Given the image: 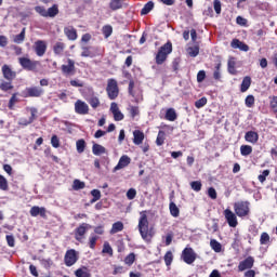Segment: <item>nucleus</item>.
I'll list each match as a JSON object with an SVG mask.
<instances>
[{"label":"nucleus","mask_w":277,"mask_h":277,"mask_svg":"<svg viewBox=\"0 0 277 277\" xmlns=\"http://www.w3.org/2000/svg\"><path fill=\"white\" fill-rule=\"evenodd\" d=\"M18 102L16 94H13L9 102V108L14 109V105Z\"/></svg>","instance_id":"e2e57ef3"},{"label":"nucleus","mask_w":277,"mask_h":277,"mask_svg":"<svg viewBox=\"0 0 277 277\" xmlns=\"http://www.w3.org/2000/svg\"><path fill=\"white\" fill-rule=\"evenodd\" d=\"M51 145L53 146V148H60V138L57 137V135L52 136Z\"/></svg>","instance_id":"052dcab7"},{"label":"nucleus","mask_w":277,"mask_h":277,"mask_svg":"<svg viewBox=\"0 0 277 277\" xmlns=\"http://www.w3.org/2000/svg\"><path fill=\"white\" fill-rule=\"evenodd\" d=\"M208 196L212 199L215 200L217 198V192L215 190V188L210 187L208 189Z\"/></svg>","instance_id":"bf43d9fd"},{"label":"nucleus","mask_w":277,"mask_h":277,"mask_svg":"<svg viewBox=\"0 0 277 277\" xmlns=\"http://www.w3.org/2000/svg\"><path fill=\"white\" fill-rule=\"evenodd\" d=\"M110 111L114 116V120L116 122H120L121 120H124V114H122V111H120V108L118 107V104L113 102L110 104Z\"/></svg>","instance_id":"6e6552de"},{"label":"nucleus","mask_w":277,"mask_h":277,"mask_svg":"<svg viewBox=\"0 0 277 277\" xmlns=\"http://www.w3.org/2000/svg\"><path fill=\"white\" fill-rule=\"evenodd\" d=\"M135 196H137V190H135V188H130L127 192V198L128 200H133L135 198Z\"/></svg>","instance_id":"603ef678"},{"label":"nucleus","mask_w":277,"mask_h":277,"mask_svg":"<svg viewBox=\"0 0 277 277\" xmlns=\"http://www.w3.org/2000/svg\"><path fill=\"white\" fill-rule=\"evenodd\" d=\"M235 58H229L228 60V63H227V66H228V72L230 75H236L237 74V70L235 69Z\"/></svg>","instance_id":"58836bf2"},{"label":"nucleus","mask_w":277,"mask_h":277,"mask_svg":"<svg viewBox=\"0 0 277 277\" xmlns=\"http://www.w3.org/2000/svg\"><path fill=\"white\" fill-rule=\"evenodd\" d=\"M213 5H214V12H216L217 14H221L222 13V2H220V0H214Z\"/></svg>","instance_id":"13d9d810"},{"label":"nucleus","mask_w":277,"mask_h":277,"mask_svg":"<svg viewBox=\"0 0 277 277\" xmlns=\"http://www.w3.org/2000/svg\"><path fill=\"white\" fill-rule=\"evenodd\" d=\"M35 11L37 12V14H40V16L47 18V9H44V6H36Z\"/></svg>","instance_id":"6e6d98bb"},{"label":"nucleus","mask_w":277,"mask_h":277,"mask_svg":"<svg viewBox=\"0 0 277 277\" xmlns=\"http://www.w3.org/2000/svg\"><path fill=\"white\" fill-rule=\"evenodd\" d=\"M250 85H252V78H250V76H246L242 79L240 91L248 92V90H250Z\"/></svg>","instance_id":"5701e85b"},{"label":"nucleus","mask_w":277,"mask_h":277,"mask_svg":"<svg viewBox=\"0 0 277 277\" xmlns=\"http://www.w3.org/2000/svg\"><path fill=\"white\" fill-rule=\"evenodd\" d=\"M60 14V9H57V4H54L53 6L49 8L47 11V18H55Z\"/></svg>","instance_id":"a878e982"},{"label":"nucleus","mask_w":277,"mask_h":277,"mask_svg":"<svg viewBox=\"0 0 277 277\" xmlns=\"http://www.w3.org/2000/svg\"><path fill=\"white\" fill-rule=\"evenodd\" d=\"M14 87L12 85L11 82H2L0 84V90H2L3 92H8V90H12Z\"/></svg>","instance_id":"864d4df0"},{"label":"nucleus","mask_w":277,"mask_h":277,"mask_svg":"<svg viewBox=\"0 0 277 277\" xmlns=\"http://www.w3.org/2000/svg\"><path fill=\"white\" fill-rule=\"evenodd\" d=\"M106 92L108 94V98L114 101L118 98L119 90H118V81L114 79H109L106 88Z\"/></svg>","instance_id":"20e7f679"},{"label":"nucleus","mask_w":277,"mask_h":277,"mask_svg":"<svg viewBox=\"0 0 277 277\" xmlns=\"http://www.w3.org/2000/svg\"><path fill=\"white\" fill-rule=\"evenodd\" d=\"M268 242H269V234L268 233H262L261 238H260V243L262 246H265Z\"/></svg>","instance_id":"8fccbe9b"},{"label":"nucleus","mask_w":277,"mask_h":277,"mask_svg":"<svg viewBox=\"0 0 277 277\" xmlns=\"http://www.w3.org/2000/svg\"><path fill=\"white\" fill-rule=\"evenodd\" d=\"M79 258H77V251H75L74 249L68 250L65 254V265L67 267H72V265H75V263H77Z\"/></svg>","instance_id":"0eeeda50"},{"label":"nucleus","mask_w":277,"mask_h":277,"mask_svg":"<svg viewBox=\"0 0 277 277\" xmlns=\"http://www.w3.org/2000/svg\"><path fill=\"white\" fill-rule=\"evenodd\" d=\"M223 213L228 226H230V228H237V224H239L237 221V214H235L230 209L224 210Z\"/></svg>","instance_id":"39448f33"},{"label":"nucleus","mask_w":277,"mask_h":277,"mask_svg":"<svg viewBox=\"0 0 277 277\" xmlns=\"http://www.w3.org/2000/svg\"><path fill=\"white\" fill-rule=\"evenodd\" d=\"M206 77H207V74L205 72V70H200L197 74V81H198V83H202L205 81Z\"/></svg>","instance_id":"680f3d73"},{"label":"nucleus","mask_w":277,"mask_h":277,"mask_svg":"<svg viewBox=\"0 0 277 277\" xmlns=\"http://www.w3.org/2000/svg\"><path fill=\"white\" fill-rule=\"evenodd\" d=\"M2 75L6 81H13V79H16V71L12 70L8 65L2 66Z\"/></svg>","instance_id":"dca6fc26"},{"label":"nucleus","mask_w":277,"mask_h":277,"mask_svg":"<svg viewBox=\"0 0 277 277\" xmlns=\"http://www.w3.org/2000/svg\"><path fill=\"white\" fill-rule=\"evenodd\" d=\"M131 163V158L127 155H123L120 157L119 162L117 166L113 169V172H118V170H122L127 168Z\"/></svg>","instance_id":"4468645a"},{"label":"nucleus","mask_w":277,"mask_h":277,"mask_svg":"<svg viewBox=\"0 0 277 277\" xmlns=\"http://www.w3.org/2000/svg\"><path fill=\"white\" fill-rule=\"evenodd\" d=\"M6 243L10 248H14L15 246V240L12 235H6Z\"/></svg>","instance_id":"0e129e2a"},{"label":"nucleus","mask_w":277,"mask_h":277,"mask_svg":"<svg viewBox=\"0 0 277 277\" xmlns=\"http://www.w3.org/2000/svg\"><path fill=\"white\" fill-rule=\"evenodd\" d=\"M271 107L277 113V96L272 97Z\"/></svg>","instance_id":"774afa93"},{"label":"nucleus","mask_w":277,"mask_h":277,"mask_svg":"<svg viewBox=\"0 0 277 277\" xmlns=\"http://www.w3.org/2000/svg\"><path fill=\"white\" fill-rule=\"evenodd\" d=\"M19 64L22 67H24L26 70H36L37 66H38V62L36 61H31L27 57H21L19 58Z\"/></svg>","instance_id":"9b49d317"},{"label":"nucleus","mask_w":277,"mask_h":277,"mask_svg":"<svg viewBox=\"0 0 277 277\" xmlns=\"http://www.w3.org/2000/svg\"><path fill=\"white\" fill-rule=\"evenodd\" d=\"M85 187V183L79 181V180H75L74 181V184H72V188L76 190V192H79V189H83Z\"/></svg>","instance_id":"79ce46f5"},{"label":"nucleus","mask_w":277,"mask_h":277,"mask_svg":"<svg viewBox=\"0 0 277 277\" xmlns=\"http://www.w3.org/2000/svg\"><path fill=\"white\" fill-rule=\"evenodd\" d=\"M75 276H77V277H92V274H90V272H88V268H78L75 272Z\"/></svg>","instance_id":"473e14b6"},{"label":"nucleus","mask_w":277,"mask_h":277,"mask_svg":"<svg viewBox=\"0 0 277 277\" xmlns=\"http://www.w3.org/2000/svg\"><path fill=\"white\" fill-rule=\"evenodd\" d=\"M35 53L38 55V57H42L44 53H47V42L42 40L36 41Z\"/></svg>","instance_id":"ddd939ff"},{"label":"nucleus","mask_w":277,"mask_h":277,"mask_svg":"<svg viewBox=\"0 0 277 277\" xmlns=\"http://www.w3.org/2000/svg\"><path fill=\"white\" fill-rule=\"evenodd\" d=\"M169 209L173 217H179V215L181 214V210H179V207L173 201L170 202Z\"/></svg>","instance_id":"c85d7f7f"},{"label":"nucleus","mask_w":277,"mask_h":277,"mask_svg":"<svg viewBox=\"0 0 277 277\" xmlns=\"http://www.w3.org/2000/svg\"><path fill=\"white\" fill-rule=\"evenodd\" d=\"M176 118H177L176 110H174V108L167 109L166 120H169V122H174V120H176Z\"/></svg>","instance_id":"cd10ccee"},{"label":"nucleus","mask_w":277,"mask_h":277,"mask_svg":"<svg viewBox=\"0 0 277 277\" xmlns=\"http://www.w3.org/2000/svg\"><path fill=\"white\" fill-rule=\"evenodd\" d=\"M267 176H269V170H264L262 174L258 176L260 183H265Z\"/></svg>","instance_id":"5fc2aeb1"},{"label":"nucleus","mask_w":277,"mask_h":277,"mask_svg":"<svg viewBox=\"0 0 277 277\" xmlns=\"http://www.w3.org/2000/svg\"><path fill=\"white\" fill-rule=\"evenodd\" d=\"M30 114H31V116L29 117L28 120H30V122H34V120H36V118H38V116H37L38 109H36V108H30Z\"/></svg>","instance_id":"69168bd1"},{"label":"nucleus","mask_w":277,"mask_h":277,"mask_svg":"<svg viewBox=\"0 0 277 277\" xmlns=\"http://www.w3.org/2000/svg\"><path fill=\"white\" fill-rule=\"evenodd\" d=\"M25 92H26L25 96H30V97H38L44 94V90H42V88L40 87L27 88Z\"/></svg>","instance_id":"f3484780"},{"label":"nucleus","mask_w":277,"mask_h":277,"mask_svg":"<svg viewBox=\"0 0 277 277\" xmlns=\"http://www.w3.org/2000/svg\"><path fill=\"white\" fill-rule=\"evenodd\" d=\"M252 267H254V258L248 256L239 263L238 271L246 272V269H252Z\"/></svg>","instance_id":"f8f14e48"},{"label":"nucleus","mask_w":277,"mask_h":277,"mask_svg":"<svg viewBox=\"0 0 277 277\" xmlns=\"http://www.w3.org/2000/svg\"><path fill=\"white\" fill-rule=\"evenodd\" d=\"M61 70L64 75H75V61L68 58L67 65H62Z\"/></svg>","instance_id":"2eb2a0df"},{"label":"nucleus","mask_w":277,"mask_h":277,"mask_svg":"<svg viewBox=\"0 0 277 277\" xmlns=\"http://www.w3.org/2000/svg\"><path fill=\"white\" fill-rule=\"evenodd\" d=\"M64 34L68 38V40H77V29L72 26H68L64 28Z\"/></svg>","instance_id":"aec40b11"},{"label":"nucleus","mask_w":277,"mask_h":277,"mask_svg":"<svg viewBox=\"0 0 277 277\" xmlns=\"http://www.w3.org/2000/svg\"><path fill=\"white\" fill-rule=\"evenodd\" d=\"M75 111L80 116H85L88 111H90V106H88L85 102L78 100L75 103Z\"/></svg>","instance_id":"1a4fd4ad"},{"label":"nucleus","mask_w":277,"mask_h":277,"mask_svg":"<svg viewBox=\"0 0 277 277\" xmlns=\"http://www.w3.org/2000/svg\"><path fill=\"white\" fill-rule=\"evenodd\" d=\"M163 142H166V132L159 131L156 138V144L157 146H163Z\"/></svg>","instance_id":"c9c22d12"},{"label":"nucleus","mask_w":277,"mask_h":277,"mask_svg":"<svg viewBox=\"0 0 277 277\" xmlns=\"http://www.w3.org/2000/svg\"><path fill=\"white\" fill-rule=\"evenodd\" d=\"M170 53H172V42H167L159 49L156 55V64H163V62L168 60V55H170Z\"/></svg>","instance_id":"f03ea898"},{"label":"nucleus","mask_w":277,"mask_h":277,"mask_svg":"<svg viewBox=\"0 0 277 277\" xmlns=\"http://www.w3.org/2000/svg\"><path fill=\"white\" fill-rule=\"evenodd\" d=\"M172 261H174V255L172 254V251H168L164 254V263L167 267H170L172 265Z\"/></svg>","instance_id":"f704fd0d"},{"label":"nucleus","mask_w":277,"mask_h":277,"mask_svg":"<svg viewBox=\"0 0 277 277\" xmlns=\"http://www.w3.org/2000/svg\"><path fill=\"white\" fill-rule=\"evenodd\" d=\"M126 265H133L135 263V253H130L126 259H124Z\"/></svg>","instance_id":"09e8293b"},{"label":"nucleus","mask_w":277,"mask_h":277,"mask_svg":"<svg viewBox=\"0 0 277 277\" xmlns=\"http://www.w3.org/2000/svg\"><path fill=\"white\" fill-rule=\"evenodd\" d=\"M138 230L144 241H150V239H153V232L148 227V216L146 215V212H141V217L138 220Z\"/></svg>","instance_id":"f257e3e1"},{"label":"nucleus","mask_w":277,"mask_h":277,"mask_svg":"<svg viewBox=\"0 0 277 277\" xmlns=\"http://www.w3.org/2000/svg\"><path fill=\"white\" fill-rule=\"evenodd\" d=\"M64 49H65L64 43L57 42V43H55V45H54V53H55L56 55H62V53L64 52Z\"/></svg>","instance_id":"ea45409f"},{"label":"nucleus","mask_w":277,"mask_h":277,"mask_svg":"<svg viewBox=\"0 0 277 277\" xmlns=\"http://www.w3.org/2000/svg\"><path fill=\"white\" fill-rule=\"evenodd\" d=\"M240 154L242 155V157H248V155H252V146L250 145L240 146Z\"/></svg>","instance_id":"72a5a7b5"},{"label":"nucleus","mask_w":277,"mask_h":277,"mask_svg":"<svg viewBox=\"0 0 277 277\" xmlns=\"http://www.w3.org/2000/svg\"><path fill=\"white\" fill-rule=\"evenodd\" d=\"M234 210L238 217H246L250 213V202L238 201L234 205Z\"/></svg>","instance_id":"7ed1b4c3"},{"label":"nucleus","mask_w":277,"mask_h":277,"mask_svg":"<svg viewBox=\"0 0 277 277\" xmlns=\"http://www.w3.org/2000/svg\"><path fill=\"white\" fill-rule=\"evenodd\" d=\"M76 148H77V153H79V155H81V153H84L85 150V141L83 138H80L76 142Z\"/></svg>","instance_id":"2f4dec72"},{"label":"nucleus","mask_w":277,"mask_h":277,"mask_svg":"<svg viewBox=\"0 0 277 277\" xmlns=\"http://www.w3.org/2000/svg\"><path fill=\"white\" fill-rule=\"evenodd\" d=\"M182 259L187 265H192L196 261V252L192 248H185L182 252Z\"/></svg>","instance_id":"423d86ee"},{"label":"nucleus","mask_w":277,"mask_h":277,"mask_svg":"<svg viewBox=\"0 0 277 277\" xmlns=\"http://www.w3.org/2000/svg\"><path fill=\"white\" fill-rule=\"evenodd\" d=\"M110 8L113 10H120V8H122V0H111Z\"/></svg>","instance_id":"a18cd8bd"},{"label":"nucleus","mask_w":277,"mask_h":277,"mask_svg":"<svg viewBox=\"0 0 277 277\" xmlns=\"http://www.w3.org/2000/svg\"><path fill=\"white\" fill-rule=\"evenodd\" d=\"M232 49H239L240 51H245V53H248L250 51V47L248 44L241 42L239 39H234L230 42Z\"/></svg>","instance_id":"a211bd4d"},{"label":"nucleus","mask_w":277,"mask_h":277,"mask_svg":"<svg viewBox=\"0 0 277 277\" xmlns=\"http://www.w3.org/2000/svg\"><path fill=\"white\" fill-rule=\"evenodd\" d=\"M81 49H82L81 57H94V54H92V52L90 51V48L82 47Z\"/></svg>","instance_id":"de8ad7c7"},{"label":"nucleus","mask_w":277,"mask_h":277,"mask_svg":"<svg viewBox=\"0 0 277 277\" xmlns=\"http://www.w3.org/2000/svg\"><path fill=\"white\" fill-rule=\"evenodd\" d=\"M91 195L93 196L94 200H101V190L98 189H93L91 192Z\"/></svg>","instance_id":"338daca9"},{"label":"nucleus","mask_w":277,"mask_h":277,"mask_svg":"<svg viewBox=\"0 0 277 277\" xmlns=\"http://www.w3.org/2000/svg\"><path fill=\"white\" fill-rule=\"evenodd\" d=\"M187 53L190 57H198V54L200 53V48L195 45V47H189L187 48Z\"/></svg>","instance_id":"7c9ffc66"},{"label":"nucleus","mask_w":277,"mask_h":277,"mask_svg":"<svg viewBox=\"0 0 277 277\" xmlns=\"http://www.w3.org/2000/svg\"><path fill=\"white\" fill-rule=\"evenodd\" d=\"M247 107H254V95H248L245 100Z\"/></svg>","instance_id":"3c124183"},{"label":"nucleus","mask_w":277,"mask_h":277,"mask_svg":"<svg viewBox=\"0 0 277 277\" xmlns=\"http://www.w3.org/2000/svg\"><path fill=\"white\" fill-rule=\"evenodd\" d=\"M30 215L32 217H38V215H40L41 217H47V209L34 206L30 209Z\"/></svg>","instance_id":"6ab92c4d"},{"label":"nucleus","mask_w":277,"mask_h":277,"mask_svg":"<svg viewBox=\"0 0 277 277\" xmlns=\"http://www.w3.org/2000/svg\"><path fill=\"white\" fill-rule=\"evenodd\" d=\"M102 252L103 254H109V256H114V249H111L109 242H104Z\"/></svg>","instance_id":"4c0bfd02"},{"label":"nucleus","mask_w":277,"mask_h":277,"mask_svg":"<svg viewBox=\"0 0 277 277\" xmlns=\"http://www.w3.org/2000/svg\"><path fill=\"white\" fill-rule=\"evenodd\" d=\"M205 105H207V97H201L195 102V107L197 109H202V107H205Z\"/></svg>","instance_id":"37998d69"},{"label":"nucleus","mask_w":277,"mask_h":277,"mask_svg":"<svg viewBox=\"0 0 277 277\" xmlns=\"http://www.w3.org/2000/svg\"><path fill=\"white\" fill-rule=\"evenodd\" d=\"M153 8H155V2L153 1L147 2L141 10L142 16H146V14H148L153 10Z\"/></svg>","instance_id":"c756f323"},{"label":"nucleus","mask_w":277,"mask_h":277,"mask_svg":"<svg viewBox=\"0 0 277 277\" xmlns=\"http://www.w3.org/2000/svg\"><path fill=\"white\" fill-rule=\"evenodd\" d=\"M89 228H92V225L88 224V223H82L75 233V238L77 239V241H81V239H83V235H85V233H88Z\"/></svg>","instance_id":"9d476101"},{"label":"nucleus","mask_w":277,"mask_h":277,"mask_svg":"<svg viewBox=\"0 0 277 277\" xmlns=\"http://www.w3.org/2000/svg\"><path fill=\"white\" fill-rule=\"evenodd\" d=\"M92 153L96 157H101V155H106L107 154V149L103 145L95 143L92 146Z\"/></svg>","instance_id":"412c9836"},{"label":"nucleus","mask_w":277,"mask_h":277,"mask_svg":"<svg viewBox=\"0 0 277 277\" xmlns=\"http://www.w3.org/2000/svg\"><path fill=\"white\" fill-rule=\"evenodd\" d=\"M0 189L2 192H8V179L3 175H0Z\"/></svg>","instance_id":"a19ab883"},{"label":"nucleus","mask_w":277,"mask_h":277,"mask_svg":"<svg viewBox=\"0 0 277 277\" xmlns=\"http://www.w3.org/2000/svg\"><path fill=\"white\" fill-rule=\"evenodd\" d=\"M210 247L212 250H214V252H222V245L215 239L210 241Z\"/></svg>","instance_id":"e433bc0d"},{"label":"nucleus","mask_w":277,"mask_h":277,"mask_svg":"<svg viewBox=\"0 0 277 277\" xmlns=\"http://www.w3.org/2000/svg\"><path fill=\"white\" fill-rule=\"evenodd\" d=\"M89 104L91 105V107H93V109H96V107L101 105V101L98 100V97L93 96L89 100Z\"/></svg>","instance_id":"c03bdc74"},{"label":"nucleus","mask_w":277,"mask_h":277,"mask_svg":"<svg viewBox=\"0 0 277 277\" xmlns=\"http://www.w3.org/2000/svg\"><path fill=\"white\" fill-rule=\"evenodd\" d=\"M25 31L26 28H23L19 35L13 36V42H15V44H23V42H25Z\"/></svg>","instance_id":"bb28decb"},{"label":"nucleus","mask_w":277,"mask_h":277,"mask_svg":"<svg viewBox=\"0 0 277 277\" xmlns=\"http://www.w3.org/2000/svg\"><path fill=\"white\" fill-rule=\"evenodd\" d=\"M190 187L194 192H200L202 189V183L200 181H194L190 183Z\"/></svg>","instance_id":"49530a36"},{"label":"nucleus","mask_w":277,"mask_h":277,"mask_svg":"<svg viewBox=\"0 0 277 277\" xmlns=\"http://www.w3.org/2000/svg\"><path fill=\"white\" fill-rule=\"evenodd\" d=\"M114 29L111 28V26H104L103 27V34L105 36V38H109V36H111Z\"/></svg>","instance_id":"4d7b16f0"},{"label":"nucleus","mask_w":277,"mask_h":277,"mask_svg":"<svg viewBox=\"0 0 277 277\" xmlns=\"http://www.w3.org/2000/svg\"><path fill=\"white\" fill-rule=\"evenodd\" d=\"M134 138L133 142L136 146H140V144H142V142H144V132L140 131V130H135L133 132Z\"/></svg>","instance_id":"b1692460"},{"label":"nucleus","mask_w":277,"mask_h":277,"mask_svg":"<svg viewBox=\"0 0 277 277\" xmlns=\"http://www.w3.org/2000/svg\"><path fill=\"white\" fill-rule=\"evenodd\" d=\"M124 230V224L120 221L113 224L110 229V235H116V233H122Z\"/></svg>","instance_id":"393cba45"},{"label":"nucleus","mask_w":277,"mask_h":277,"mask_svg":"<svg viewBox=\"0 0 277 277\" xmlns=\"http://www.w3.org/2000/svg\"><path fill=\"white\" fill-rule=\"evenodd\" d=\"M246 142H249V144H256L259 142V133L254 131H249L245 135Z\"/></svg>","instance_id":"4be33fe9"}]
</instances>
